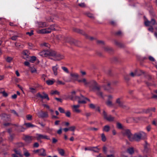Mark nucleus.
Masks as SVG:
<instances>
[{
    "mask_svg": "<svg viewBox=\"0 0 157 157\" xmlns=\"http://www.w3.org/2000/svg\"><path fill=\"white\" fill-rule=\"evenodd\" d=\"M146 136L145 133L142 131H140L138 133H135L132 135L133 141L135 140L139 141L141 140L144 139Z\"/></svg>",
    "mask_w": 157,
    "mask_h": 157,
    "instance_id": "f257e3e1",
    "label": "nucleus"
},
{
    "mask_svg": "<svg viewBox=\"0 0 157 157\" xmlns=\"http://www.w3.org/2000/svg\"><path fill=\"white\" fill-rule=\"evenodd\" d=\"M87 86L89 87L92 90L94 91H98L101 88L96 81L93 80L88 81V85Z\"/></svg>",
    "mask_w": 157,
    "mask_h": 157,
    "instance_id": "f03ea898",
    "label": "nucleus"
},
{
    "mask_svg": "<svg viewBox=\"0 0 157 157\" xmlns=\"http://www.w3.org/2000/svg\"><path fill=\"white\" fill-rule=\"evenodd\" d=\"M104 82L106 84V85H104L103 86L104 90H107L110 93H113L114 89L112 87V86L113 84V82L106 80Z\"/></svg>",
    "mask_w": 157,
    "mask_h": 157,
    "instance_id": "7ed1b4c3",
    "label": "nucleus"
},
{
    "mask_svg": "<svg viewBox=\"0 0 157 157\" xmlns=\"http://www.w3.org/2000/svg\"><path fill=\"white\" fill-rule=\"evenodd\" d=\"M70 99L74 101L77 99H78V103L79 104H85L86 103L85 100H88L90 101V100L89 99L85 98L83 95H81L80 97L78 96H76L75 98H74V96H71L70 97Z\"/></svg>",
    "mask_w": 157,
    "mask_h": 157,
    "instance_id": "20e7f679",
    "label": "nucleus"
},
{
    "mask_svg": "<svg viewBox=\"0 0 157 157\" xmlns=\"http://www.w3.org/2000/svg\"><path fill=\"white\" fill-rule=\"evenodd\" d=\"M74 31L77 33H80L86 36V38L88 39H95V38L93 37H90L87 34H86L85 32L82 30L79 29L74 28L73 29Z\"/></svg>",
    "mask_w": 157,
    "mask_h": 157,
    "instance_id": "39448f33",
    "label": "nucleus"
},
{
    "mask_svg": "<svg viewBox=\"0 0 157 157\" xmlns=\"http://www.w3.org/2000/svg\"><path fill=\"white\" fill-rule=\"evenodd\" d=\"M122 133L124 136H127L129 140L133 141L132 138L133 135L131 133V131L129 129H127L124 130Z\"/></svg>",
    "mask_w": 157,
    "mask_h": 157,
    "instance_id": "423d86ee",
    "label": "nucleus"
},
{
    "mask_svg": "<svg viewBox=\"0 0 157 157\" xmlns=\"http://www.w3.org/2000/svg\"><path fill=\"white\" fill-rule=\"evenodd\" d=\"M103 115L104 118L109 121L112 122L114 120V117L110 115H107V113L104 110L103 111Z\"/></svg>",
    "mask_w": 157,
    "mask_h": 157,
    "instance_id": "0eeeda50",
    "label": "nucleus"
},
{
    "mask_svg": "<svg viewBox=\"0 0 157 157\" xmlns=\"http://www.w3.org/2000/svg\"><path fill=\"white\" fill-rule=\"evenodd\" d=\"M144 24L146 26H152V25H157V22L154 18H152L150 21L147 20L145 21Z\"/></svg>",
    "mask_w": 157,
    "mask_h": 157,
    "instance_id": "6e6552de",
    "label": "nucleus"
},
{
    "mask_svg": "<svg viewBox=\"0 0 157 157\" xmlns=\"http://www.w3.org/2000/svg\"><path fill=\"white\" fill-rule=\"evenodd\" d=\"M36 135L35 138L38 141L41 139L50 140L49 137L46 135L37 133Z\"/></svg>",
    "mask_w": 157,
    "mask_h": 157,
    "instance_id": "1a4fd4ad",
    "label": "nucleus"
},
{
    "mask_svg": "<svg viewBox=\"0 0 157 157\" xmlns=\"http://www.w3.org/2000/svg\"><path fill=\"white\" fill-rule=\"evenodd\" d=\"M64 56L59 53H56L54 58L55 60H60L64 58Z\"/></svg>",
    "mask_w": 157,
    "mask_h": 157,
    "instance_id": "9d476101",
    "label": "nucleus"
},
{
    "mask_svg": "<svg viewBox=\"0 0 157 157\" xmlns=\"http://www.w3.org/2000/svg\"><path fill=\"white\" fill-rule=\"evenodd\" d=\"M42 94H43V95H42L39 93L37 94V97H40L42 99H46L47 100H49V98L47 94L44 92H43Z\"/></svg>",
    "mask_w": 157,
    "mask_h": 157,
    "instance_id": "9b49d317",
    "label": "nucleus"
},
{
    "mask_svg": "<svg viewBox=\"0 0 157 157\" xmlns=\"http://www.w3.org/2000/svg\"><path fill=\"white\" fill-rule=\"evenodd\" d=\"M2 119L6 121H10V116L5 114H3L1 117Z\"/></svg>",
    "mask_w": 157,
    "mask_h": 157,
    "instance_id": "f8f14e48",
    "label": "nucleus"
},
{
    "mask_svg": "<svg viewBox=\"0 0 157 157\" xmlns=\"http://www.w3.org/2000/svg\"><path fill=\"white\" fill-rule=\"evenodd\" d=\"M70 75L72 78V79H70L68 80H67V82H71L73 80H75L77 79L78 77V74L75 73H71L70 74Z\"/></svg>",
    "mask_w": 157,
    "mask_h": 157,
    "instance_id": "ddd939ff",
    "label": "nucleus"
},
{
    "mask_svg": "<svg viewBox=\"0 0 157 157\" xmlns=\"http://www.w3.org/2000/svg\"><path fill=\"white\" fill-rule=\"evenodd\" d=\"M48 50H44L39 53V55L42 57H47L48 56Z\"/></svg>",
    "mask_w": 157,
    "mask_h": 157,
    "instance_id": "4468645a",
    "label": "nucleus"
},
{
    "mask_svg": "<svg viewBox=\"0 0 157 157\" xmlns=\"http://www.w3.org/2000/svg\"><path fill=\"white\" fill-rule=\"evenodd\" d=\"M40 32L42 34L48 33L51 32V31L49 28H48L40 30Z\"/></svg>",
    "mask_w": 157,
    "mask_h": 157,
    "instance_id": "2eb2a0df",
    "label": "nucleus"
},
{
    "mask_svg": "<svg viewBox=\"0 0 157 157\" xmlns=\"http://www.w3.org/2000/svg\"><path fill=\"white\" fill-rule=\"evenodd\" d=\"M58 67L57 64H56L55 66H53L52 67V69L53 72V73L55 75H57L58 74L57 70L58 69Z\"/></svg>",
    "mask_w": 157,
    "mask_h": 157,
    "instance_id": "dca6fc26",
    "label": "nucleus"
},
{
    "mask_svg": "<svg viewBox=\"0 0 157 157\" xmlns=\"http://www.w3.org/2000/svg\"><path fill=\"white\" fill-rule=\"evenodd\" d=\"M39 116L40 117L44 118L48 117V114L47 112H42L39 114Z\"/></svg>",
    "mask_w": 157,
    "mask_h": 157,
    "instance_id": "f3484780",
    "label": "nucleus"
},
{
    "mask_svg": "<svg viewBox=\"0 0 157 157\" xmlns=\"http://www.w3.org/2000/svg\"><path fill=\"white\" fill-rule=\"evenodd\" d=\"M116 103L118 104V105L121 107L123 108H124L125 107V106L123 105V103L120 101V98H117L116 100Z\"/></svg>",
    "mask_w": 157,
    "mask_h": 157,
    "instance_id": "a211bd4d",
    "label": "nucleus"
},
{
    "mask_svg": "<svg viewBox=\"0 0 157 157\" xmlns=\"http://www.w3.org/2000/svg\"><path fill=\"white\" fill-rule=\"evenodd\" d=\"M68 41L70 44L71 45H74L76 46H78V43H79L78 41V40H69Z\"/></svg>",
    "mask_w": 157,
    "mask_h": 157,
    "instance_id": "6ab92c4d",
    "label": "nucleus"
},
{
    "mask_svg": "<svg viewBox=\"0 0 157 157\" xmlns=\"http://www.w3.org/2000/svg\"><path fill=\"white\" fill-rule=\"evenodd\" d=\"M46 155L45 151L43 148L40 149L38 155L41 156H45Z\"/></svg>",
    "mask_w": 157,
    "mask_h": 157,
    "instance_id": "aec40b11",
    "label": "nucleus"
},
{
    "mask_svg": "<svg viewBox=\"0 0 157 157\" xmlns=\"http://www.w3.org/2000/svg\"><path fill=\"white\" fill-rule=\"evenodd\" d=\"M24 140L26 142L29 143L32 141V136H25Z\"/></svg>",
    "mask_w": 157,
    "mask_h": 157,
    "instance_id": "412c9836",
    "label": "nucleus"
},
{
    "mask_svg": "<svg viewBox=\"0 0 157 157\" xmlns=\"http://www.w3.org/2000/svg\"><path fill=\"white\" fill-rule=\"evenodd\" d=\"M104 50L105 51L109 53H111L114 51V50L113 48L109 47H105L104 48Z\"/></svg>",
    "mask_w": 157,
    "mask_h": 157,
    "instance_id": "4be33fe9",
    "label": "nucleus"
},
{
    "mask_svg": "<svg viewBox=\"0 0 157 157\" xmlns=\"http://www.w3.org/2000/svg\"><path fill=\"white\" fill-rule=\"evenodd\" d=\"M38 25L41 28L45 27L48 25L46 22H40L38 23Z\"/></svg>",
    "mask_w": 157,
    "mask_h": 157,
    "instance_id": "5701e85b",
    "label": "nucleus"
},
{
    "mask_svg": "<svg viewBox=\"0 0 157 157\" xmlns=\"http://www.w3.org/2000/svg\"><path fill=\"white\" fill-rule=\"evenodd\" d=\"M56 52L52 50H48V56H52L54 58Z\"/></svg>",
    "mask_w": 157,
    "mask_h": 157,
    "instance_id": "b1692460",
    "label": "nucleus"
},
{
    "mask_svg": "<svg viewBox=\"0 0 157 157\" xmlns=\"http://www.w3.org/2000/svg\"><path fill=\"white\" fill-rule=\"evenodd\" d=\"M78 81L79 82H83L84 83V85L87 86L88 85V81H86V79L84 78L82 79H79L78 80Z\"/></svg>",
    "mask_w": 157,
    "mask_h": 157,
    "instance_id": "393cba45",
    "label": "nucleus"
},
{
    "mask_svg": "<svg viewBox=\"0 0 157 157\" xmlns=\"http://www.w3.org/2000/svg\"><path fill=\"white\" fill-rule=\"evenodd\" d=\"M23 55L26 56V58H29V55L30 54V52L28 50H24L22 52Z\"/></svg>",
    "mask_w": 157,
    "mask_h": 157,
    "instance_id": "a878e982",
    "label": "nucleus"
},
{
    "mask_svg": "<svg viewBox=\"0 0 157 157\" xmlns=\"http://www.w3.org/2000/svg\"><path fill=\"white\" fill-rule=\"evenodd\" d=\"M137 71H135V72L133 73V72H131L130 73V75L132 77H134L135 76H140L141 75V74H138L137 73Z\"/></svg>",
    "mask_w": 157,
    "mask_h": 157,
    "instance_id": "bb28decb",
    "label": "nucleus"
},
{
    "mask_svg": "<svg viewBox=\"0 0 157 157\" xmlns=\"http://www.w3.org/2000/svg\"><path fill=\"white\" fill-rule=\"evenodd\" d=\"M110 130V127L108 125L105 126L103 128V131L106 132H108Z\"/></svg>",
    "mask_w": 157,
    "mask_h": 157,
    "instance_id": "cd10ccee",
    "label": "nucleus"
},
{
    "mask_svg": "<svg viewBox=\"0 0 157 157\" xmlns=\"http://www.w3.org/2000/svg\"><path fill=\"white\" fill-rule=\"evenodd\" d=\"M29 61L32 63H33L36 60V56H29Z\"/></svg>",
    "mask_w": 157,
    "mask_h": 157,
    "instance_id": "c85d7f7f",
    "label": "nucleus"
},
{
    "mask_svg": "<svg viewBox=\"0 0 157 157\" xmlns=\"http://www.w3.org/2000/svg\"><path fill=\"white\" fill-rule=\"evenodd\" d=\"M127 152L130 154H132L134 153L133 148L131 147L128 148L127 149Z\"/></svg>",
    "mask_w": 157,
    "mask_h": 157,
    "instance_id": "c756f323",
    "label": "nucleus"
},
{
    "mask_svg": "<svg viewBox=\"0 0 157 157\" xmlns=\"http://www.w3.org/2000/svg\"><path fill=\"white\" fill-rule=\"evenodd\" d=\"M114 43L115 45L119 47H123V45L120 42H118L116 40H114Z\"/></svg>",
    "mask_w": 157,
    "mask_h": 157,
    "instance_id": "7c9ffc66",
    "label": "nucleus"
},
{
    "mask_svg": "<svg viewBox=\"0 0 157 157\" xmlns=\"http://www.w3.org/2000/svg\"><path fill=\"white\" fill-rule=\"evenodd\" d=\"M57 150L59 154H60L62 156L64 155L65 153V151L63 149L58 148Z\"/></svg>",
    "mask_w": 157,
    "mask_h": 157,
    "instance_id": "2f4dec72",
    "label": "nucleus"
},
{
    "mask_svg": "<svg viewBox=\"0 0 157 157\" xmlns=\"http://www.w3.org/2000/svg\"><path fill=\"white\" fill-rule=\"evenodd\" d=\"M25 124L27 128L34 127L36 126L35 125H33L30 123H25Z\"/></svg>",
    "mask_w": 157,
    "mask_h": 157,
    "instance_id": "473e14b6",
    "label": "nucleus"
},
{
    "mask_svg": "<svg viewBox=\"0 0 157 157\" xmlns=\"http://www.w3.org/2000/svg\"><path fill=\"white\" fill-rule=\"evenodd\" d=\"M91 151H93L96 152H98L99 149L97 147H91Z\"/></svg>",
    "mask_w": 157,
    "mask_h": 157,
    "instance_id": "72a5a7b5",
    "label": "nucleus"
},
{
    "mask_svg": "<svg viewBox=\"0 0 157 157\" xmlns=\"http://www.w3.org/2000/svg\"><path fill=\"white\" fill-rule=\"evenodd\" d=\"M15 135L14 134H12L10 135V136L8 137V139L10 141H12L13 140Z\"/></svg>",
    "mask_w": 157,
    "mask_h": 157,
    "instance_id": "f704fd0d",
    "label": "nucleus"
},
{
    "mask_svg": "<svg viewBox=\"0 0 157 157\" xmlns=\"http://www.w3.org/2000/svg\"><path fill=\"white\" fill-rule=\"evenodd\" d=\"M86 15L87 16L90 17V18L92 19H94L95 17L94 16V15L90 13H87L86 14Z\"/></svg>",
    "mask_w": 157,
    "mask_h": 157,
    "instance_id": "c9c22d12",
    "label": "nucleus"
},
{
    "mask_svg": "<svg viewBox=\"0 0 157 157\" xmlns=\"http://www.w3.org/2000/svg\"><path fill=\"white\" fill-rule=\"evenodd\" d=\"M40 45L41 46H44L45 47L48 48H49L50 46V45L49 44H48V43H44L41 44H40Z\"/></svg>",
    "mask_w": 157,
    "mask_h": 157,
    "instance_id": "e433bc0d",
    "label": "nucleus"
},
{
    "mask_svg": "<svg viewBox=\"0 0 157 157\" xmlns=\"http://www.w3.org/2000/svg\"><path fill=\"white\" fill-rule=\"evenodd\" d=\"M73 111L74 112H76L77 113H79L81 112V110L79 109L78 108L75 107L74 106H73Z\"/></svg>",
    "mask_w": 157,
    "mask_h": 157,
    "instance_id": "4c0bfd02",
    "label": "nucleus"
},
{
    "mask_svg": "<svg viewBox=\"0 0 157 157\" xmlns=\"http://www.w3.org/2000/svg\"><path fill=\"white\" fill-rule=\"evenodd\" d=\"M106 105L109 107H111L113 105V104L111 100H108L106 102Z\"/></svg>",
    "mask_w": 157,
    "mask_h": 157,
    "instance_id": "58836bf2",
    "label": "nucleus"
},
{
    "mask_svg": "<svg viewBox=\"0 0 157 157\" xmlns=\"http://www.w3.org/2000/svg\"><path fill=\"white\" fill-rule=\"evenodd\" d=\"M115 35L117 36H121L122 35L123 33L121 31V30H119L117 32H116L115 33Z\"/></svg>",
    "mask_w": 157,
    "mask_h": 157,
    "instance_id": "ea45409f",
    "label": "nucleus"
},
{
    "mask_svg": "<svg viewBox=\"0 0 157 157\" xmlns=\"http://www.w3.org/2000/svg\"><path fill=\"white\" fill-rule=\"evenodd\" d=\"M0 91V94L2 93L3 96L6 97L8 96V94L5 92L3 89L2 90H1Z\"/></svg>",
    "mask_w": 157,
    "mask_h": 157,
    "instance_id": "a19ab883",
    "label": "nucleus"
},
{
    "mask_svg": "<svg viewBox=\"0 0 157 157\" xmlns=\"http://www.w3.org/2000/svg\"><path fill=\"white\" fill-rule=\"evenodd\" d=\"M96 42L97 44L101 45H104L105 44L104 41L101 40H97Z\"/></svg>",
    "mask_w": 157,
    "mask_h": 157,
    "instance_id": "79ce46f5",
    "label": "nucleus"
},
{
    "mask_svg": "<svg viewBox=\"0 0 157 157\" xmlns=\"http://www.w3.org/2000/svg\"><path fill=\"white\" fill-rule=\"evenodd\" d=\"M155 109L154 107L153 108H149L147 109L146 112H149L151 111H153L155 112Z\"/></svg>",
    "mask_w": 157,
    "mask_h": 157,
    "instance_id": "37998d69",
    "label": "nucleus"
},
{
    "mask_svg": "<svg viewBox=\"0 0 157 157\" xmlns=\"http://www.w3.org/2000/svg\"><path fill=\"white\" fill-rule=\"evenodd\" d=\"M46 82L48 85H50L54 83V81L51 80H48L46 81Z\"/></svg>",
    "mask_w": 157,
    "mask_h": 157,
    "instance_id": "c03bdc74",
    "label": "nucleus"
},
{
    "mask_svg": "<svg viewBox=\"0 0 157 157\" xmlns=\"http://www.w3.org/2000/svg\"><path fill=\"white\" fill-rule=\"evenodd\" d=\"M61 68L65 72L67 73H69L67 67L63 66L61 67Z\"/></svg>",
    "mask_w": 157,
    "mask_h": 157,
    "instance_id": "a18cd8bd",
    "label": "nucleus"
},
{
    "mask_svg": "<svg viewBox=\"0 0 157 157\" xmlns=\"http://www.w3.org/2000/svg\"><path fill=\"white\" fill-rule=\"evenodd\" d=\"M101 140L103 142H105L106 140V138L104 133L101 134Z\"/></svg>",
    "mask_w": 157,
    "mask_h": 157,
    "instance_id": "49530a36",
    "label": "nucleus"
},
{
    "mask_svg": "<svg viewBox=\"0 0 157 157\" xmlns=\"http://www.w3.org/2000/svg\"><path fill=\"white\" fill-rule=\"evenodd\" d=\"M52 95H54L56 94L59 95L60 94L59 92L57 90L52 91L51 93Z\"/></svg>",
    "mask_w": 157,
    "mask_h": 157,
    "instance_id": "de8ad7c7",
    "label": "nucleus"
},
{
    "mask_svg": "<svg viewBox=\"0 0 157 157\" xmlns=\"http://www.w3.org/2000/svg\"><path fill=\"white\" fill-rule=\"evenodd\" d=\"M78 6L82 8H85L86 6L85 3L84 2L78 4Z\"/></svg>",
    "mask_w": 157,
    "mask_h": 157,
    "instance_id": "09e8293b",
    "label": "nucleus"
},
{
    "mask_svg": "<svg viewBox=\"0 0 157 157\" xmlns=\"http://www.w3.org/2000/svg\"><path fill=\"white\" fill-rule=\"evenodd\" d=\"M56 38L57 39H60L64 38V39L66 38H64L63 36H62L61 35H57L56 36Z\"/></svg>",
    "mask_w": 157,
    "mask_h": 157,
    "instance_id": "8fccbe9b",
    "label": "nucleus"
},
{
    "mask_svg": "<svg viewBox=\"0 0 157 157\" xmlns=\"http://www.w3.org/2000/svg\"><path fill=\"white\" fill-rule=\"evenodd\" d=\"M55 25H51L49 27H48L50 29L51 32L52 31V30H55Z\"/></svg>",
    "mask_w": 157,
    "mask_h": 157,
    "instance_id": "3c124183",
    "label": "nucleus"
},
{
    "mask_svg": "<svg viewBox=\"0 0 157 157\" xmlns=\"http://www.w3.org/2000/svg\"><path fill=\"white\" fill-rule=\"evenodd\" d=\"M14 151L15 152L16 154L18 155L19 156H21V152L20 150H17L16 149H14Z\"/></svg>",
    "mask_w": 157,
    "mask_h": 157,
    "instance_id": "603ef678",
    "label": "nucleus"
},
{
    "mask_svg": "<svg viewBox=\"0 0 157 157\" xmlns=\"http://www.w3.org/2000/svg\"><path fill=\"white\" fill-rule=\"evenodd\" d=\"M29 89L30 90V92L33 93H35L36 92V89L34 88H33L30 87L29 88Z\"/></svg>",
    "mask_w": 157,
    "mask_h": 157,
    "instance_id": "864d4df0",
    "label": "nucleus"
},
{
    "mask_svg": "<svg viewBox=\"0 0 157 157\" xmlns=\"http://www.w3.org/2000/svg\"><path fill=\"white\" fill-rule=\"evenodd\" d=\"M97 94L98 96H101L102 98H103V93L101 92L100 91V90L98 91Z\"/></svg>",
    "mask_w": 157,
    "mask_h": 157,
    "instance_id": "5fc2aeb1",
    "label": "nucleus"
},
{
    "mask_svg": "<svg viewBox=\"0 0 157 157\" xmlns=\"http://www.w3.org/2000/svg\"><path fill=\"white\" fill-rule=\"evenodd\" d=\"M24 155L26 157H28L30 155V154L27 151H26L24 152Z\"/></svg>",
    "mask_w": 157,
    "mask_h": 157,
    "instance_id": "6e6d98bb",
    "label": "nucleus"
},
{
    "mask_svg": "<svg viewBox=\"0 0 157 157\" xmlns=\"http://www.w3.org/2000/svg\"><path fill=\"white\" fill-rule=\"evenodd\" d=\"M12 59H13V58L12 57H8L6 58V60L8 62L10 63V62L12 61Z\"/></svg>",
    "mask_w": 157,
    "mask_h": 157,
    "instance_id": "4d7b16f0",
    "label": "nucleus"
},
{
    "mask_svg": "<svg viewBox=\"0 0 157 157\" xmlns=\"http://www.w3.org/2000/svg\"><path fill=\"white\" fill-rule=\"evenodd\" d=\"M117 127L119 129H121L122 128V125L120 123H117Z\"/></svg>",
    "mask_w": 157,
    "mask_h": 157,
    "instance_id": "13d9d810",
    "label": "nucleus"
},
{
    "mask_svg": "<svg viewBox=\"0 0 157 157\" xmlns=\"http://www.w3.org/2000/svg\"><path fill=\"white\" fill-rule=\"evenodd\" d=\"M11 113H13L14 115L17 116H18V113H17L16 111L14 110H11Z\"/></svg>",
    "mask_w": 157,
    "mask_h": 157,
    "instance_id": "bf43d9fd",
    "label": "nucleus"
},
{
    "mask_svg": "<svg viewBox=\"0 0 157 157\" xmlns=\"http://www.w3.org/2000/svg\"><path fill=\"white\" fill-rule=\"evenodd\" d=\"M32 115L30 114H28L26 115V118L28 120H31L32 119Z\"/></svg>",
    "mask_w": 157,
    "mask_h": 157,
    "instance_id": "052dcab7",
    "label": "nucleus"
},
{
    "mask_svg": "<svg viewBox=\"0 0 157 157\" xmlns=\"http://www.w3.org/2000/svg\"><path fill=\"white\" fill-rule=\"evenodd\" d=\"M109 23L113 26H115L116 25V22L114 21H109Z\"/></svg>",
    "mask_w": 157,
    "mask_h": 157,
    "instance_id": "680f3d73",
    "label": "nucleus"
},
{
    "mask_svg": "<svg viewBox=\"0 0 157 157\" xmlns=\"http://www.w3.org/2000/svg\"><path fill=\"white\" fill-rule=\"evenodd\" d=\"M150 26V27L149 28H148V30L149 31H150L151 33H153V30H154V28H153V27L152 26Z\"/></svg>",
    "mask_w": 157,
    "mask_h": 157,
    "instance_id": "e2e57ef3",
    "label": "nucleus"
},
{
    "mask_svg": "<svg viewBox=\"0 0 157 157\" xmlns=\"http://www.w3.org/2000/svg\"><path fill=\"white\" fill-rule=\"evenodd\" d=\"M76 128V127L75 126H72L69 128V130L74 131Z\"/></svg>",
    "mask_w": 157,
    "mask_h": 157,
    "instance_id": "0e129e2a",
    "label": "nucleus"
},
{
    "mask_svg": "<svg viewBox=\"0 0 157 157\" xmlns=\"http://www.w3.org/2000/svg\"><path fill=\"white\" fill-rule=\"evenodd\" d=\"M58 110L61 113H65V111H64V109L61 107H59V109H58Z\"/></svg>",
    "mask_w": 157,
    "mask_h": 157,
    "instance_id": "69168bd1",
    "label": "nucleus"
},
{
    "mask_svg": "<svg viewBox=\"0 0 157 157\" xmlns=\"http://www.w3.org/2000/svg\"><path fill=\"white\" fill-rule=\"evenodd\" d=\"M66 116L68 117H70L71 116V113L69 111H67L66 112H65Z\"/></svg>",
    "mask_w": 157,
    "mask_h": 157,
    "instance_id": "338daca9",
    "label": "nucleus"
},
{
    "mask_svg": "<svg viewBox=\"0 0 157 157\" xmlns=\"http://www.w3.org/2000/svg\"><path fill=\"white\" fill-rule=\"evenodd\" d=\"M83 115H85L87 118L91 115V113H86L85 114H83Z\"/></svg>",
    "mask_w": 157,
    "mask_h": 157,
    "instance_id": "774afa93",
    "label": "nucleus"
}]
</instances>
